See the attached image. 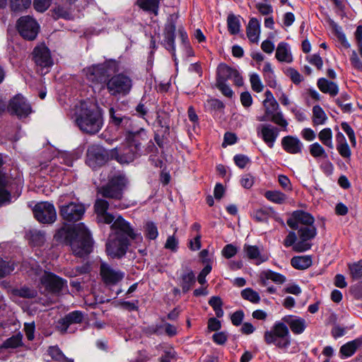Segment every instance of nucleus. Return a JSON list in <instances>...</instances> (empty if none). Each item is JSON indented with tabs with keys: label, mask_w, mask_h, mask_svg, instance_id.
<instances>
[{
	"label": "nucleus",
	"mask_w": 362,
	"mask_h": 362,
	"mask_svg": "<svg viewBox=\"0 0 362 362\" xmlns=\"http://www.w3.org/2000/svg\"><path fill=\"white\" fill-rule=\"evenodd\" d=\"M246 33L251 42L257 43L258 42L260 34V24L257 18H252L250 20Z\"/></svg>",
	"instance_id": "29"
},
{
	"label": "nucleus",
	"mask_w": 362,
	"mask_h": 362,
	"mask_svg": "<svg viewBox=\"0 0 362 362\" xmlns=\"http://www.w3.org/2000/svg\"><path fill=\"white\" fill-rule=\"evenodd\" d=\"M33 214L35 218L42 223H52L57 218L54 205L47 202L37 203L33 209Z\"/></svg>",
	"instance_id": "12"
},
{
	"label": "nucleus",
	"mask_w": 362,
	"mask_h": 362,
	"mask_svg": "<svg viewBox=\"0 0 362 362\" xmlns=\"http://www.w3.org/2000/svg\"><path fill=\"white\" fill-rule=\"evenodd\" d=\"M234 162L240 168H244L250 162V158L243 154H238L234 156Z\"/></svg>",
	"instance_id": "58"
},
{
	"label": "nucleus",
	"mask_w": 362,
	"mask_h": 362,
	"mask_svg": "<svg viewBox=\"0 0 362 362\" xmlns=\"http://www.w3.org/2000/svg\"><path fill=\"white\" fill-rule=\"evenodd\" d=\"M264 197L270 202L281 204L285 202L286 196L285 194L277 190H269L264 194Z\"/></svg>",
	"instance_id": "39"
},
{
	"label": "nucleus",
	"mask_w": 362,
	"mask_h": 362,
	"mask_svg": "<svg viewBox=\"0 0 362 362\" xmlns=\"http://www.w3.org/2000/svg\"><path fill=\"white\" fill-rule=\"evenodd\" d=\"M165 248L176 252L178 248V240L174 235L169 236L165 244Z\"/></svg>",
	"instance_id": "60"
},
{
	"label": "nucleus",
	"mask_w": 362,
	"mask_h": 362,
	"mask_svg": "<svg viewBox=\"0 0 362 362\" xmlns=\"http://www.w3.org/2000/svg\"><path fill=\"white\" fill-rule=\"evenodd\" d=\"M292 216L303 226H313L315 221L314 217L310 214L301 210L293 211Z\"/></svg>",
	"instance_id": "34"
},
{
	"label": "nucleus",
	"mask_w": 362,
	"mask_h": 362,
	"mask_svg": "<svg viewBox=\"0 0 362 362\" xmlns=\"http://www.w3.org/2000/svg\"><path fill=\"white\" fill-rule=\"evenodd\" d=\"M51 0H34L33 5L39 12L45 11L50 6Z\"/></svg>",
	"instance_id": "59"
},
{
	"label": "nucleus",
	"mask_w": 362,
	"mask_h": 362,
	"mask_svg": "<svg viewBox=\"0 0 362 362\" xmlns=\"http://www.w3.org/2000/svg\"><path fill=\"white\" fill-rule=\"evenodd\" d=\"M286 75L290 77L292 82L295 84H299L303 81V77L300 74L293 68H289L286 70Z\"/></svg>",
	"instance_id": "57"
},
{
	"label": "nucleus",
	"mask_w": 362,
	"mask_h": 362,
	"mask_svg": "<svg viewBox=\"0 0 362 362\" xmlns=\"http://www.w3.org/2000/svg\"><path fill=\"white\" fill-rule=\"evenodd\" d=\"M264 339L267 344H274L281 349H286L291 344L288 328L281 322H276L270 331H266Z\"/></svg>",
	"instance_id": "6"
},
{
	"label": "nucleus",
	"mask_w": 362,
	"mask_h": 362,
	"mask_svg": "<svg viewBox=\"0 0 362 362\" xmlns=\"http://www.w3.org/2000/svg\"><path fill=\"white\" fill-rule=\"evenodd\" d=\"M112 159V149L107 150L98 145L88 147L86 153V163L92 169L95 170L104 165Z\"/></svg>",
	"instance_id": "7"
},
{
	"label": "nucleus",
	"mask_w": 362,
	"mask_h": 362,
	"mask_svg": "<svg viewBox=\"0 0 362 362\" xmlns=\"http://www.w3.org/2000/svg\"><path fill=\"white\" fill-rule=\"evenodd\" d=\"M258 11L263 16H267L273 12L272 6L269 4L258 3L255 6Z\"/></svg>",
	"instance_id": "63"
},
{
	"label": "nucleus",
	"mask_w": 362,
	"mask_h": 362,
	"mask_svg": "<svg viewBox=\"0 0 362 362\" xmlns=\"http://www.w3.org/2000/svg\"><path fill=\"white\" fill-rule=\"evenodd\" d=\"M333 29L335 32V34H336L338 40L340 41L341 45L345 48L350 47V44L349 43L348 40H346L345 34L341 31V28L338 26L337 24H334Z\"/></svg>",
	"instance_id": "54"
},
{
	"label": "nucleus",
	"mask_w": 362,
	"mask_h": 362,
	"mask_svg": "<svg viewBox=\"0 0 362 362\" xmlns=\"http://www.w3.org/2000/svg\"><path fill=\"white\" fill-rule=\"evenodd\" d=\"M237 252L238 248L232 244L226 245L221 251L222 255L226 259L234 257Z\"/></svg>",
	"instance_id": "55"
},
{
	"label": "nucleus",
	"mask_w": 362,
	"mask_h": 362,
	"mask_svg": "<svg viewBox=\"0 0 362 362\" xmlns=\"http://www.w3.org/2000/svg\"><path fill=\"white\" fill-rule=\"evenodd\" d=\"M132 87V78L124 73H119L109 77L105 89L111 96L119 97L129 95Z\"/></svg>",
	"instance_id": "5"
},
{
	"label": "nucleus",
	"mask_w": 362,
	"mask_h": 362,
	"mask_svg": "<svg viewBox=\"0 0 362 362\" xmlns=\"http://www.w3.org/2000/svg\"><path fill=\"white\" fill-rule=\"evenodd\" d=\"M260 278L262 279V284L264 285L266 284L264 279L271 280L277 284H282L286 281L285 276L272 270H266L262 272L260 274Z\"/></svg>",
	"instance_id": "33"
},
{
	"label": "nucleus",
	"mask_w": 362,
	"mask_h": 362,
	"mask_svg": "<svg viewBox=\"0 0 362 362\" xmlns=\"http://www.w3.org/2000/svg\"><path fill=\"white\" fill-rule=\"evenodd\" d=\"M119 63L114 59L105 60L103 63L93 64L83 69L86 80L93 86L105 89L109 77L119 71Z\"/></svg>",
	"instance_id": "4"
},
{
	"label": "nucleus",
	"mask_w": 362,
	"mask_h": 362,
	"mask_svg": "<svg viewBox=\"0 0 362 362\" xmlns=\"http://www.w3.org/2000/svg\"><path fill=\"white\" fill-rule=\"evenodd\" d=\"M348 267L353 280H358L362 278V259L348 264Z\"/></svg>",
	"instance_id": "41"
},
{
	"label": "nucleus",
	"mask_w": 362,
	"mask_h": 362,
	"mask_svg": "<svg viewBox=\"0 0 362 362\" xmlns=\"http://www.w3.org/2000/svg\"><path fill=\"white\" fill-rule=\"evenodd\" d=\"M141 156V153L134 149L125 140L119 146L112 149V159L122 165L132 163Z\"/></svg>",
	"instance_id": "9"
},
{
	"label": "nucleus",
	"mask_w": 362,
	"mask_h": 362,
	"mask_svg": "<svg viewBox=\"0 0 362 362\" xmlns=\"http://www.w3.org/2000/svg\"><path fill=\"white\" fill-rule=\"evenodd\" d=\"M54 238L70 246L74 255L77 257H83L92 252L93 240L88 230L82 223L60 228Z\"/></svg>",
	"instance_id": "2"
},
{
	"label": "nucleus",
	"mask_w": 362,
	"mask_h": 362,
	"mask_svg": "<svg viewBox=\"0 0 362 362\" xmlns=\"http://www.w3.org/2000/svg\"><path fill=\"white\" fill-rule=\"evenodd\" d=\"M48 354L49 356L54 361L62 362V361H66V362H73L72 360L68 359L62 353V351L60 350V349L57 346H50L48 349Z\"/></svg>",
	"instance_id": "43"
},
{
	"label": "nucleus",
	"mask_w": 362,
	"mask_h": 362,
	"mask_svg": "<svg viewBox=\"0 0 362 362\" xmlns=\"http://www.w3.org/2000/svg\"><path fill=\"white\" fill-rule=\"evenodd\" d=\"M110 122L117 128H122L125 132L135 127L136 122L130 117L123 115L120 110L114 107L109 109Z\"/></svg>",
	"instance_id": "13"
},
{
	"label": "nucleus",
	"mask_w": 362,
	"mask_h": 362,
	"mask_svg": "<svg viewBox=\"0 0 362 362\" xmlns=\"http://www.w3.org/2000/svg\"><path fill=\"white\" fill-rule=\"evenodd\" d=\"M144 235L147 239L155 240L158 235L156 224L151 221L147 222L144 226Z\"/></svg>",
	"instance_id": "45"
},
{
	"label": "nucleus",
	"mask_w": 362,
	"mask_h": 362,
	"mask_svg": "<svg viewBox=\"0 0 362 362\" xmlns=\"http://www.w3.org/2000/svg\"><path fill=\"white\" fill-rule=\"evenodd\" d=\"M268 117L269 120L281 127L284 129H286V127L288 126V122L284 118L281 112H273L272 114H270V115H269Z\"/></svg>",
	"instance_id": "46"
},
{
	"label": "nucleus",
	"mask_w": 362,
	"mask_h": 362,
	"mask_svg": "<svg viewBox=\"0 0 362 362\" xmlns=\"http://www.w3.org/2000/svg\"><path fill=\"white\" fill-rule=\"evenodd\" d=\"M53 13L55 18L70 19L71 17V12L69 8L63 6H56L53 9Z\"/></svg>",
	"instance_id": "47"
},
{
	"label": "nucleus",
	"mask_w": 362,
	"mask_h": 362,
	"mask_svg": "<svg viewBox=\"0 0 362 362\" xmlns=\"http://www.w3.org/2000/svg\"><path fill=\"white\" fill-rule=\"evenodd\" d=\"M125 183V177L119 174L110 179L107 185L100 187L98 192L105 198L121 199Z\"/></svg>",
	"instance_id": "8"
},
{
	"label": "nucleus",
	"mask_w": 362,
	"mask_h": 362,
	"mask_svg": "<svg viewBox=\"0 0 362 362\" xmlns=\"http://www.w3.org/2000/svg\"><path fill=\"white\" fill-rule=\"evenodd\" d=\"M241 296L243 299L252 303H258L260 301L259 293L250 288L243 289L241 291Z\"/></svg>",
	"instance_id": "44"
},
{
	"label": "nucleus",
	"mask_w": 362,
	"mask_h": 362,
	"mask_svg": "<svg viewBox=\"0 0 362 362\" xmlns=\"http://www.w3.org/2000/svg\"><path fill=\"white\" fill-rule=\"evenodd\" d=\"M216 87L221 93L228 98H231L233 92L231 88L226 84V81H216Z\"/></svg>",
	"instance_id": "56"
},
{
	"label": "nucleus",
	"mask_w": 362,
	"mask_h": 362,
	"mask_svg": "<svg viewBox=\"0 0 362 362\" xmlns=\"http://www.w3.org/2000/svg\"><path fill=\"white\" fill-rule=\"evenodd\" d=\"M201 239H202V235L200 233H198L196 234L193 240H190L189 241V248L192 251L199 250L201 247Z\"/></svg>",
	"instance_id": "61"
},
{
	"label": "nucleus",
	"mask_w": 362,
	"mask_h": 362,
	"mask_svg": "<svg viewBox=\"0 0 362 362\" xmlns=\"http://www.w3.org/2000/svg\"><path fill=\"white\" fill-rule=\"evenodd\" d=\"M23 335L18 333L6 339L1 345L3 349H16L23 346Z\"/></svg>",
	"instance_id": "35"
},
{
	"label": "nucleus",
	"mask_w": 362,
	"mask_h": 362,
	"mask_svg": "<svg viewBox=\"0 0 362 362\" xmlns=\"http://www.w3.org/2000/svg\"><path fill=\"white\" fill-rule=\"evenodd\" d=\"M216 81H226L228 79L233 80L235 85L240 86L243 83V78L240 73L225 64H221L217 68Z\"/></svg>",
	"instance_id": "20"
},
{
	"label": "nucleus",
	"mask_w": 362,
	"mask_h": 362,
	"mask_svg": "<svg viewBox=\"0 0 362 362\" xmlns=\"http://www.w3.org/2000/svg\"><path fill=\"white\" fill-rule=\"evenodd\" d=\"M176 358V351L174 348L168 346L163 350V354L160 358V362H170L171 360Z\"/></svg>",
	"instance_id": "51"
},
{
	"label": "nucleus",
	"mask_w": 362,
	"mask_h": 362,
	"mask_svg": "<svg viewBox=\"0 0 362 362\" xmlns=\"http://www.w3.org/2000/svg\"><path fill=\"white\" fill-rule=\"evenodd\" d=\"M15 269V264L12 262H6L0 257V278L4 277Z\"/></svg>",
	"instance_id": "49"
},
{
	"label": "nucleus",
	"mask_w": 362,
	"mask_h": 362,
	"mask_svg": "<svg viewBox=\"0 0 362 362\" xmlns=\"http://www.w3.org/2000/svg\"><path fill=\"white\" fill-rule=\"evenodd\" d=\"M33 59L37 66L49 67L52 65V60L49 49L45 46L36 47L33 52Z\"/></svg>",
	"instance_id": "24"
},
{
	"label": "nucleus",
	"mask_w": 362,
	"mask_h": 362,
	"mask_svg": "<svg viewBox=\"0 0 362 362\" xmlns=\"http://www.w3.org/2000/svg\"><path fill=\"white\" fill-rule=\"evenodd\" d=\"M312 257L310 255L296 256L291 258V266L298 270H304L312 265Z\"/></svg>",
	"instance_id": "31"
},
{
	"label": "nucleus",
	"mask_w": 362,
	"mask_h": 362,
	"mask_svg": "<svg viewBox=\"0 0 362 362\" xmlns=\"http://www.w3.org/2000/svg\"><path fill=\"white\" fill-rule=\"evenodd\" d=\"M244 318V313L243 310H237L233 313L230 317L232 324L235 326H239L241 325Z\"/></svg>",
	"instance_id": "64"
},
{
	"label": "nucleus",
	"mask_w": 362,
	"mask_h": 362,
	"mask_svg": "<svg viewBox=\"0 0 362 362\" xmlns=\"http://www.w3.org/2000/svg\"><path fill=\"white\" fill-rule=\"evenodd\" d=\"M337 149L341 157L344 158H350L351 151L348 144H341V145H337Z\"/></svg>",
	"instance_id": "62"
},
{
	"label": "nucleus",
	"mask_w": 362,
	"mask_h": 362,
	"mask_svg": "<svg viewBox=\"0 0 362 362\" xmlns=\"http://www.w3.org/2000/svg\"><path fill=\"white\" fill-rule=\"evenodd\" d=\"M8 111L18 117H27L31 112V107L21 95H16L9 103Z\"/></svg>",
	"instance_id": "16"
},
{
	"label": "nucleus",
	"mask_w": 362,
	"mask_h": 362,
	"mask_svg": "<svg viewBox=\"0 0 362 362\" xmlns=\"http://www.w3.org/2000/svg\"><path fill=\"white\" fill-rule=\"evenodd\" d=\"M310 153L314 158L327 156L324 148L317 142L311 144L309 147Z\"/></svg>",
	"instance_id": "48"
},
{
	"label": "nucleus",
	"mask_w": 362,
	"mask_h": 362,
	"mask_svg": "<svg viewBox=\"0 0 362 362\" xmlns=\"http://www.w3.org/2000/svg\"><path fill=\"white\" fill-rule=\"evenodd\" d=\"M59 212L63 219L67 221H77L83 216L85 207L81 204L70 202L61 206Z\"/></svg>",
	"instance_id": "15"
},
{
	"label": "nucleus",
	"mask_w": 362,
	"mask_h": 362,
	"mask_svg": "<svg viewBox=\"0 0 362 362\" xmlns=\"http://www.w3.org/2000/svg\"><path fill=\"white\" fill-rule=\"evenodd\" d=\"M282 320L289 326L291 330L295 334H302L306 328V322L303 318L297 316L286 315L284 317Z\"/></svg>",
	"instance_id": "26"
},
{
	"label": "nucleus",
	"mask_w": 362,
	"mask_h": 362,
	"mask_svg": "<svg viewBox=\"0 0 362 362\" xmlns=\"http://www.w3.org/2000/svg\"><path fill=\"white\" fill-rule=\"evenodd\" d=\"M4 165V160L1 155L0 154V168ZM13 179L6 173H3L0 169V206L11 202V187L13 182Z\"/></svg>",
	"instance_id": "19"
},
{
	"label": "nucleus",
	"mask_w": 362,
	"mask_h": 362,
	"mask_svg": "<svg viewBox=\"0 0 362 362\" xmlns=\"http://www.w3.org/2000/svg\"><path fill=\"white\" fill-rule=\"evenodd\" d=\"M283 149L290 154L301 153L303 147L300 139L294 136H286L281 139Z\"/></svg>",
	"instance_id": "25"
},
{
	"label": "nucleus",
	"mask_w": 362,
	"mask_h": 362,
	"mask_svg": "<svg viewBox=\"0 0 362 362\" xmlns=\"http://www.w3.org/2000/svg\"><path fill=\"white\" fill-rule=\"evenodd\" d=\"M319 140L329 148H333L332 132L330 128H325L318 134Z\"/></svg>",
	"instance_id": "40"
},
{
	"label": "nucleus",
	"mask_w": 362,
	"mask_h": 362,
	"mask_svg": "<svg viewBox=\"0 0 362 362\" xmlns=\"http://www.w3.org/2000/svg\"><path fill=\"white\" fill-rule=\"evenodd\" d=\"M298 234L300 240L293 245V250L303 252L310 249L312 245L308 241L316 236L317 229L314 225L302 226L298 228Z\"/></svg>",
	"instance_id": "11"
},
{
	"label": "nucleus",
	"mask_w": 362,
	"mask_h": 362,
	"mask_svg": "<svg viewBox=\"0 0 362 362\" xmlns=\"http://www.w3.org/2000/svg\"><path fill=\"white\" fill-rule=\"evenodd\" d=\"M327 119V117L320 105H315L313 107V123L314 126L324 124Z\"/></svg>",
	"instance_id": "36"
},
{
	"label": "nucleus",
	"mask_w": 362,
	"mask_h": 362,
	"mask_svg": "<svg viewBox=\"0 0 362 362\" xmlns=\"http://www.w3.org/2000/svg\"><path fill=\"white\" fill-rule=\"evenodd\" d=\"M16 27L21 36L27 40H35L40 30L37 22L29 16L21 17L17 21Z\"/></svg>",
	"instance_id": "10"
},
{
	"label": "nucleus",
	"mask_w": 362,
	"mask_h": 362,
	"mask_svg": "<svg viewBox=\"0 0 362 362\" xmlns=\"http://www.w3.org/2000/svg\"><path fill=\"white\" fill-rule=\"evenodd\" d=\"M195 283V276L192 271L182 275L181 287L184 293H187Z\"/></svg>",
	"instance_id": "38"
},
{
	"label": "nucleus",
	"mask_w": 362,
	"mask_h": 362,
	"mask_svg": "<svg viewBox=\"0 0 362 362\" xmlns=\"http://www.w3.org/2000/svg\"><path fill=\"white\" fill-rule=\"evenodd\" d=\"M141 331L147 337L159 336L163 334V326L162 324H152L142 327Z\"/></svg>",
	"instance_id": "42"
},
{
	"label": "nucleus",
	"mask_w": 362,
	"mask_h": 362,
	"mask_svg": "<svg viewBox=\"0 0 362 362\" xmlns=\"http://www.w3.org/2000/svg\"><path fill=\"white\" fill-rule=\"evenodd\" d=\"M83 317V313L81 311H72L59 320L57 328L62 333H66L71 325L81 323Z\"/></svg>",
	"instance_id": "23"
},
{
	"label": "nucleus",
	"mask_w": 362,
	"mask_h": 362,
	"mask_svg": "<svg viewBox=\"0 0 362 362\" xmlns=\"http://www.w3.org/2000/svg\"><path fill=\"white\" fill-rule=\"evenodd\" d=\"M227 27L231 35H237L240 32V21L238 16L230 13L227 17Z\"/></svg>",
	"instance_id": "37"
},
{
	"label": "nucleus",
	"mask_w": 362,
	"mask_h": 362,
	"mask_svg": "<svg viewBox=\"0 0 362 362\" xmlns=\"http://www.w3.org/2000/svg\"><path fill=\"white\" fill-rule=\"evenodd\" d=\"M362 346V338H357L342 345L339 349L341 358H349L353 356L356 350Z\"/></svg>",
	"instance_id": "27"
},
{
	"label": "nucleus",
	"mask_w": 362,
	"mask_h": 362,
	"mask_svg": "<svg viewBox=\"0 0 362 362\" xmlns=\"http://www.w3.org/2000/svg\"><path fill=\"white\" fill-rule=\"evenodd\" d=\"M31 0H10V6L12 11H18L27 8Z\"/></svg>",
	"instance_id": "50"
},
{
	"label": "nucleus",
	"mask_w": 362,
	"mask_h": 362,
	"mask_svg": "<svg viewBox=\"0 0 362 362\" xmlns=\"http://www.w3.org/2000/svg\"><path fill=\"white\" fill-rule=\"evenodd\" d=\"M275 56L279 62L287 63L292 62V56L288 50V45L286 42H281L279 43Z\"/></svg>",
	"instance_id": "32"
},
{
	"label": "nucleus",
	"mask_w": 362,
	"mask_h": 362,
	"mask_svg": "<svg viewBox=\"0 0 362 362\" xmlns=\"http://www.w3.org/2000/svg\"><path fill=\"white\" fill-rule=\"evenodd\" d=\"M243 250L250 259L255 260V264L259 265L267 260V258L261 255L259 247L256 245L245 244Z\"/></svg>",
	"instance_id": "30"
},
{
	"label": "nucleus",
	"mask_w": 362,
	"mask_h": 362,
	"mask_svg": "<svg viewBox=\"0 0 362 362\" xmlns=\"http://www.w3.org/2000/svg\"><path fill=\"white\" fill-rule=\"evenodd\" d=\"M76 123L83 132L97 134L103 124L102 111L94 104L81 102L76 112Z\"/></svg>",
	"instance_id": "3"
},
{
	"label": "nucleus",
	"mask_w": 362,
	"mask_h": 362,
	"mask_svg": "<svg viewBox=\"0 0 362 362\" xmlns=\"http://www.w3.org/2000/svg\"><path fill=\"white\" fill-rule=\"evenodd\" d=\"M175 30L176 23L173 16H171L165 26L163 41L165 48L171 52L173 55H175Z\"/></svg>",
	"instance_id": "22"
},
{
	"label": "nucleus",
	"mask_w": 362,
	"mask_h": 362,
	"mask_svg": "<svg viewBox=\"0 0 362 362\" xmlns=\"http://www.w3.org/2000/svg\"><path fill=\"white\" fill-rule=\"evenodd\" d=\"M317 85L320 91L323 93L329 94L332 97L336 96L339 93L337 84L325 78H319Z\"/></svg>",
	"instance_id": "28"
},
{
	"label": "nucleus",
	"mask_w": 362,
	"mask_h": 362,
	"mask_svg": "<svg viewBox=\"0 0 362 362\" xmlns=\"http://www.w3.org/2000/svg\"><path fill=\"white\" fill-rule=\"evenodd\" d=\"M341 127L342 130L347 134L352 146H356V139L354 129L346 122H341Z\"/></svg>",
	"instance_id": "52"
},
{
	"label": "nucleus",
	"mask_w": 362,
	"mask_h": 362,
	"mask_svg": "<svg viewBox=\"0 0 362 362\" xmlns=\"http://www.w3.org/2000/svg\"><path fill=\"white\" fill-rule=\"evenodd\" d=\"M100 274L103 282L108 286L117 284L124 277V272L114 269L106 263H102L100 264Z\"/></svg>",
	"instance_id": "18"
},
{
	"label": "nucleus",
	"mask_w": 362,
	"mask_h": 362,
	"mask_svg": "<svg viewBox=\"0 0 362 362\" xmlns=\"http://www.w3.org/2000/svg\"><path fill=\"white\" fill-rule=\"evenodd\" d=\"M110 204L103 199H97L94 204V210L98 223L110 224L112 233L106 243V252L112 258L119 259L127 252L130 244L129 238L136 241H141L142 236L136 233L129 223L121 216L115 217L107 211Z\"/></svg>",
	"instance_id": "1"
},
{
	"label": "nucleus",
	"mask_w": 362,
	"mask_h": 362,
	"mask_svg": "<svg viewBox=\"0 0 362 362\" xmlns=\"http://www.w3.org/2000/svg\"><path fill=\"white\" fill-rule=\"evenodd\" d=\"M148 139L146 130L136 125L133 129L124 134V140L141 153V142Z\"/></svg>",
	"instance_id": "17"
},
{
	"label": "nucleus",
	"mask_w": 362,
	"mask_h": 362,
	"mask_svg": "<svg viewBox=\"0 0 362 362\" xmlns=\"http://www.w3.org/2000/svg\"><path fill=\"white\" fill-rule=\"evenodd\" d=\"M250 81L251 83L252 88L254 91L257 93H260L263 90V85L262 84L261 80L258 74H251Z\"/></svg>",
	"instance_id": "53"
},
{
	"label": "nucleus",
	"mask_w": 362,
	"mask_h": 362,
	"mask_svg": "<svg viewBox=\"0 0 362 362\" xmlns=\"http://www.w3.org/2000/svg\"><path fill=\"white\" fill-rule=\"evenodd\" d=\"M257 135L259 136L264 142L269 147L273 148L274 143L279 136V129L271 124H261L257 129Z\"/></svg>",
	"instance_id": "21"
},
{
	"label": "nucleus",
	"mask_w": 362,
	"mask_h": 362,
	"mask_svg": "<svg viewBox=\"0 0 362 362\" xmlns=\"http://www.w3.org/2000/svg\"><path fill=\"white\" fill-rule=\"evenodd\" d=\"M40 283L47 291L59 293L62 291L66 281L53 273L44 272L40 277Z\"/></svg>",
	"instance_id": "14"
}]
</instances>
